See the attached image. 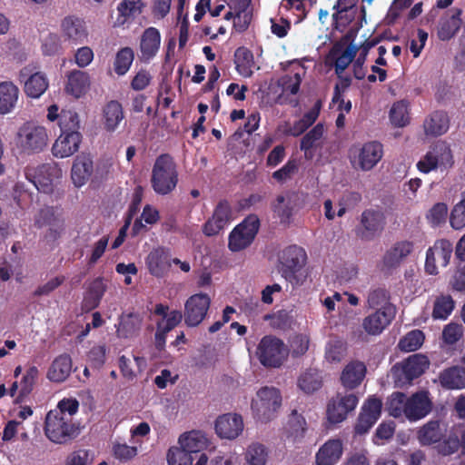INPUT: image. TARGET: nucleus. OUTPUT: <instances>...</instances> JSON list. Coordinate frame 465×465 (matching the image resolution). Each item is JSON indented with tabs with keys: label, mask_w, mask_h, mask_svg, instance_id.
I'll return each mask as SVG.
<instances>
[{
	"label": "nucleus",
	"mask_w": 465,
	"mask_h": 465,
	"mask_svg": "<svg viewBox=\"0 0 465 465\" xmlns=\"http://www.w3.org/2000/svg\"><path fill=\"white\" fill-rule=\"evenodd\" d=\"M394 316V306H387L384 309H378L375 312L367 316L363 320V329L369 334H380L391 323Z\"/></svg>",
	"instance_id": "5701e85b"
},
{
	"label": "nucleus",
	"mask_w": 465,
	"mask_h": 465,
	"mask_svg": "<svg viewBox=\"0 0 465 465\" xmlns=\"http://www.w3.org/2000/svg\"><path fill=\"white\" fill-rule=\"evenodd\" d=\"M60 50V39L56 35L49 34L43 39L42 51L45 55H54Z\"/></svg>",
	"instance_id": "774afa93"
},
{
	"label": "nucleus",
	"mask_w": 465,
	"mask_h": 465,
	"mask_svg": "<svg viewBox=\"0 0 465 465\" xmlns=\"http://www.w3.org/2000/svg\"><path fill=\"white\" fill-rule=\"evenodd\" d=\"M32 65L23 67L19 72V80L24 81V90L26 95L39 98L48 88L49 81L43 72H34Z\"/></svg>",
	"instance_id": "dca6fc26"
},
{
	"label": "nucleus",
	"mask_w": 465,
	"mask_h": 465,
	"mask_svg": "<svg viewBox=\"0 0 465 465\" xmlns=\"http://www.w3.org/2000/svg\"><path fill=\"white\" fill-rule=\"evenodd\" d=\"M214 427L221 439L234 440L242 434L244 424L241 415L225 413L216 419Z\"/></svg>",
	"instance_id": "a211bd4d"
},
{
	"label": "nucleus",
	"mask_w": 465,
	"mask_h": 465,
	"mask_svg": "<svg viewBox=\"0 0 465 465\" xmlns=\"http://www.w3.org/2000/svg\"><path fill=\"white\" fill-rule=\"evenodd\" d=\"M59 125L62 132L79 131L80 119L78 114L71 109L63 110L60 114Z\"/></svg>",
	"instance_id": "4d7b16f0"
},
{
	"label": "nucleus",
	"mask_w": 465,
	"mask_h": 465,
	"mask_svg": "<svg viewBox=\"0 0 465 465\" xmlns=\"http://www.w3.org/2000/svg\"><path fill=\"white\" fill-rule=\"evenodd\" d=\"M178 183V173L171 156L160 155L152 170L151 183L153 191L161 195L170 193Z\"/></svg>",
	"instance_id": "7ed1b4c3"
},
{
	"label": "nucleus",
	"mask_w": 465,
	"mask_h": 465,
	"mask_svg": "<svg viewBox=\"0 0 465 465\" xmlns=\"http://www.w3.org/2000/svg\"><path fill=\"white\" fill-rule=\"evenodd\" d=\"M79 403L74 399H63L55 409L47 412L45 419L44 432L45 437L54 444H67L75 439L80 431L73 421Z\"/></svg>",
	"instance_id": "f257e3e1"
},
{
	"label": "nucleus",
	"mask_w": 465,
	"mask_h": 465,
	"mask_svg": "<svg viewBox=\"0 0 465 465\" xmlns=\"http://www.w3.org/2000/svg\"><path fill=\"white\" fill-rule=\"evenodd\" d=\"M390 121L395 127H404L410 123L409 104L401 100L394 103L390 110Z\"/></svg>",
	"instance_id": "09e8293b"
},
{
	"label": "nucleus",
	"mask_w": 465,
	"mask_h": 465,
	"mask_svg": "<svg viewBox=\"0 0 465 465\" xmlns=\"http://www.w3.org/2000/svg\"><path fill=\"white\" fill-rule=\"evenodd\" d=\"M94 173L93 157L87 153L77 155L73 163L71 178L76 187L84 186Z\"/></svg>",
	"instance_id": "b1692460"
},
{
	"label": "nucleus",
	"mask_w": 465,
	"mask_h": 465,
	"mask_svg": "<svg viewBox=\"0 0 465 465\" xmlns=\"http://www.w3.org/2000/svg\"><path fill=\"white\" fill-rule=\"evenodd\" d=\"M302 78L299 74L292 75H283L278 82V87L281 88V94L278 95L276 102L285 104L288 102L287 95L296 94L300 89Z\"/></svg>",
	"instance_id": "ea45409f"
},
{
	"label": "nucleus",
	"mask_w": 465,
	"mask_h": 465,
	"mask_svg": "<svg viewBox=\"0 0 465 465\" xmlns=\"http://www.w3.org/2000/svg\"><path fill=\"white\" fill-rule=\"evenodd\" d=\"M443 430L437 420H430L418 430L417 437L421 445H431L441 440Z\"/></svg>",
	"instance_id": "4c0bfd02"
},
{
	"label": "nucleus",
	"mask_w": 465,
	"mask_h": 465,
	"mask_svg": "<svg viewBox=\"0 0 465 465\" xmlns=\"http://www.w3.org/2000/svg\"><path fill=\"white\" fill-rule=\"evenodd\" d=\"M322 385V379L318 370L308 369L298 379L299 388L305 393H312Z\"/></svg>",
	"instance_id": "de8ad7c7"
},
{
	"label": "nucleus",
	"mask_w": 465,
	"mask_h": 465,
	"mask_svg": "<svg viewBox=\"0 0 465 465\" xmlns=\"http://www.w3.org/2000/svg\"><path fill=\"white\" fill-rule=\"evenodd\" d=\"M303 195L300 193L289 191L277 195L273 204V212L280 223L290 224L294 213L302 208Z\"/></svg>",
	"instance_id": "9d476101"
},
{
	"label": "nucleus",
	"mask_w": 465,
	"mask_h": 465,
	"mask_svg": "<svg viewBox=\"0 0 465 465\" xmlns=\"http://www.w3.org/2000/svg\"><path fill=\"white\" fill-rule=\"evenodd\" d=\"M429 360L422 354H413L391 369V377L397 387H403L420 376L429 367Z\"/></svg>",
	"instance_id": "423d86ee"
},
{
	"label": "nucleus",
	"mask_w": 465,
	"mask_h": 465,
	"mask_svg": "<svg viewBox=\"0 0 465 465\" xmlns=\"http://www.w3.org/2000/svg\"><path fill=\"white\" fill-rule=\"evenodd\" d=\"M432 408L428 391H421L406 397L395 392L389 401L390 414L395 418L404 415L409 420L416 421L427 416Z\"/></svg>",
	"instance_id": "f03ea898"
},
{
	"label": "nucleus",
	"mask_w": 465,
	"mask_h": 465,
	"mask_svg": "<svg viewBox=\"0 0 465 465\" xmlns=\"http://www.w3.org/2000/svg\"><path fill=\"white\" fill-rule=\"evenodd\" d=\"M342 444L340 440H329L316 454L317 465H334L341 457Z\"/></svg>",
	"instance_id": "7c9ffc66"
},
{
	"label": "nucleus",
	"mask_w": 465,
	"mask_h": 465,
	"mask_svg": "<svg viewBox=\"0 0 465 465\" xmlns=\"http://www.w3.org/2000/svg\"><path fill=\"white\" fill-rule=\"evenodd\" d=\"M361 228L359 236L365 241L374 239L382 230V215L379 212L367 210L362 213L361 219Z\"/></svg>",
	"instance_id": "393cba45"
},
{
	"label": "nucleus",
	"mask_w": 465,
	"mask_h": 465,
	"mask_svg": "<svg viewBox=\"0 0 465 465\" xmlns=\"http://www.w3.org/2000/svg\"><path fill=\"white\" fill-rule=\"evenodd\" d=\"M62 176V170L54 163H45L37 168L33 177V183L45 193L52 192L54 182Z\"/></svg>",
	"instance_id": "6ab92c4d"
},
{
	"label": "nucleus",
	"mask_w": 465,
	"mask_h": 465,
	"mask_svg": "<svg viewBox=\"0 0 465 465\" xmlns=\"http://www.w3.org/2000/svg\"><path fill=\"white\" fill-rule=\"evenodd\" d=\"M169 465H192V455L183 448H172L167 455Z\"/></svg>",
	"instance_id": "680f3d73"
},
{
	"label": "nucleus",
	"mask_w": 465,
	"mask_h": 465,
	"mask_svg": "<svg viewBox=\"0 0 465 465\" xmlns=\"http://www.w3.org/2000/svg\"><path fill=\"white\" fill-rule=\"evenodd\" d=\"M81 142L79 131L62 132L53 144V154L59 158L69 157L78 151Z\"/></svg>",
	"instance_id": "4be33fe9"
},
{
	"label": "nucleus",
	"mask_w": 465,
	"mask_h": 465,
	"mask_svg": "<svg viewBox=\"0 0 465 465\" xmlns=\"http://www.w3.org/2000/svg\"><path fill=\"white\" fill-rule=\"evenodd\" d=\"M269 457L267 447L260 442L251 443L245 450V465H266Z\"/></svg>",
	"instance_id": "c03bdc74"
},
{
	"label": "nucleus",
	"mask_w": 465,
	"mask_h": 465,
	"mask_svg": "<svg viewBox=\"0 0 465 465\" xmlns=\"http://www.w3.org/2000/svg\"><path fill=\"white\" fill-rule=\"evenodd\" d=\"M413 244L409 241L394 243L384 253L379 266L381 272H390L398 268L401 263L411 253Z\"/></svg>",
	"instance_id": "f3484780"
},
{
	"label": "nucleus",
	"mask_w": 465,
	"mask_h": 465,
	"mask_svg": "<svg viewBox=\"0 0 465 465\" xmlns=\"http://www.w3.org/2000/svg\"><path fill=\"white\" fill-rule=\"evenodd\" d=\"M251 0H230L228 5L235 12L234 27L238 31H244L252 20V15L248 10Z\"/></svg>",
	"instance_id": "e433bc0d"
},
{
	"label": "nucleus",
	"mask_w": 465,
	"mask_h": 465,
	"mask_svg": "<svg viewBox=\"0 0 465 465\" xmlns=\"http://www.w3.org/2000/svg\"><path fill=\"white\" fill-rule=\"evenodd\" d=\"M453 164L454 159L450 145L444 142H438L418 162L417 167L420 172L428 173L434 170L447 171Z\"/></svg>",
	"instance_id": "0eeeda50"
},
{
	"label": "nucleus",
	"mask_w": 465,
	"mask_h": 465,
	"mask_svg": "<svg viewBox=\"0 0 465 465\" xmlns=\"http://www.w3.org/2000/svg\"><path fill=\"white\" fill-rule=\"evenodd\" d=\"M107 285L102 278H96L94 280L86 292L84 297V306L88 309H94L100 303L102 297L106 291Z\"/></svg>",
	"instance_id": "49530a36"
},
{
	"label": "nucleus",
	"mask_w": 465,
	"mask_h": 465,
	"mask_svg": "<svg viewBox=\"0 0 465 465\" xmlns=\"http://www.w3.org/2000/svg\"><path fill=\"white\" fill-rule=\"evenodd\" d=\"M461 15L462 10L455 7L440 18L437 27V35L440 40L449 41L457 35L462 25Z\"/></svg>",
	"instance_id": "412c9836"
},
{
	"label": "nucleus",
	"mask_w": 465,
	"mask_h": 465,
	"mask_svg": "<svg viewBox=\"0 0 465 465\" xmlns=\"http://www.w3.org/2000/svg\"><path fill=\"white\" fill-rule=\"evenodd\" d=\"M259 228L258 220L249 217L234 228L229 237V248L233 252L241 251L251 244Z\"/></svg>",
	"instance_id": "4468645a"
},
{
	"label": "nucleus",
	"mask_w": 465,
	"mask_h": 465,
	"mask_svg": "<svg viewBox=\"0 0 465 465\" xmlns=\"http://www.w3.org/2000/svg\"><path fill=\"white\" fill-rule=\"evenodd\" d=\"M454 309V301L450 295H441L435 300L432 317L445 320Z\"/></svg>",
	"instance_id": "603ef678"
},
{
	"label": "nucleus",
	"mask_w": 465,
	"mask_h": 465,
	"mask_svg": "<svg viewBox=\"0 0 465 465\" xmlns=\"http://www.w3.org/2000/svg\"><path fill=\"white\" fill-rule=\"evenodd\" d=\"M282 396L274 387H262L252 400L251 408L254 418L267 423L272 420L281 408Z\"/></svg>",
	"instance_id": "20e7f679"
},
{
	"label": "nucleus",
	"mask_w": 465,
	"mask_h": 465,
	"mask_svg": "<svg viewBox=\"0 0 465 465\" xmlns=\"http://www.w3.org/2000/svg\"><path fill=\"white\" fill-rule=\"evenodd\" d=\"M146 263L151 274L162 277L169 271L171 259L163 249H155L148 254Z\"/></svg>",
	"instance_id": "2f4dec72"
},
{
	"label": "nucleus",
	"mask_w": 465,
	"mask_h": 465,
	"mask_svg": "<svg viewBox=\"0 0 465 465\" xmlns=\"http://www.w3.org/2000/svg\"><path fill=\"white\" fill-rule=\"evenodd\" d=\"M442 387L447 389H461L465 387V370L460 367H452L444 370L440 375Z\"/></svg>",
	"instance_id": "79ce46f5"
},
{
	"label": "nucleus",
	"mask_w": 465,
	"mask_h": 465,
	"mask_svg": "<svg viewBox=\"0 0 465 465\" xmlns=\"http://www.w3.org/2000/svg\"><path fill=\"white\" fill-rule=\"evenodd\" d=\"M152 74L145 69H141L136 73L131 82V87L135 91L145 89L152 81Z\"/></svg>",
	"instance_id": "338daca9"
},
{
	"label": "nucleus",
	"mask_w": 465,
	"mask_h": 465,
	"mask_svg": "<svg viewBox=\"0 0 465 465\" xmlns=\"http://www.w3.org/2000/svg\"><path fill=\"white\" fill-rule=\"evenodd\" d=\"M366 374V367L361 361H351L341 371V382L347 389L358 387Z\"/></svg>",
	"instance_id": "cd10ccee"
},
{
	"label": "nucleus",
	"mask_w": 465,
	"mask_h": 465,
	"mask_svg": "<svg viewBox=\"0 0 465 465\" xmlns=\"http://www.w3.org/2000/svg\"><path fill=\"white\" fill-rule=\"evenodd\" d=\"M323 125L318 124L301 141V150L308 151L312 148L323 135Z\"/></svg>",
	"instance_id": "0e129e2a"
},
{
	"label": "nucleus",
	"mask_w": 465,
	"mask_h": 465,
	"mask_svg": "<svg viewBox=\"0 0 465 465\" xmlns=\"http://www.w3.org/2000/svg\"><path fill=\"white\" fill-rule=\"evenodd\" d=\"M449 129V117L444 112H435L424 122V130L427 134L441 135Z\"/></svg>",
	"instance_id": "37998d69"
},
{
	"label": "nucleus",
	"mask_w": 465,
	"mask_h": 465,
	"mask_svg": "<svg viewBox=\"0 0 465 465\" xmlns=\"http://www.w3.org/2000/svg\"><path fill=\"white\" fill-rule=\"evenodd\" d=\"M450 225L455 230H460L465 226V192L462 193L461 200L451 211Z\"/></svg>",
	"instance_id": "bf43d9fd"
},
{
	"label": "nucleus",
	"mask_w": 465,
	"mask_h": 465,
	"mask_svg": "<svg viewBox=\"0 0 465 465\" xmlns=\"http://www.w3.org/2000/svg\"><path fill=\"white\" fill-rule=\"evenodd\" d=\"M65 92L75 98H80L90 89L91 79L87 72L72 70L66 74Z\"/></svg>",
	"instance_id": "a878e982"
},
{
	"label": "nucleus",
	"mask_w": 465,
	"mask_h": 465,
	"mask_svg": "<svg viewBox=\"0 0 465 465\" xmlns=\"http://www.w3.org/2000/svg\"><path fill=\"white\" fill-rule=\"evenodd\" d=\"M211 298L205 293H196L188 298L184 304V322L190 327L199 325L206 317Z\"/></svg>",
	"instance_id": "f8f14e48"
},
{
	"label": "nucleus",
	"mask_w": 465,
	"mask_h": 465,
	"mask_svg": "<svg viewBox=\"0 0 465 465\" xmlns=\"http://www.w3.org/2000/svg\"><path fill=\"white\" fill-rule=\"evenodd\" d=\"M64 35L74 42H82L86 37V31L82 20L76 17H65L61 25Z\"/></svg>",
	"instance_id": "58836bf2"
},
{
	"label": "nucleus",
	"mask_w": 465,
	"mask_h": 465,
	"mask_svg": "<svg viewBox=\"0 0 465 465\" xmlns=\"http://www.w3.org/2000/svg\"><path fill=\"white\" fill-rule=\"evenodd\" d=\"M280 259L282 264L293 272L304 265L306 253L302 248L292 245L283 250Z\"/></svg>",
	"instance_id": "c9c22d12"
},
{
	"label": "nucleus",
	"mask_w": 465,
	"mask_h": 465,
	"mask_svg": "<svg viewBox=\"0 0 465 465\" xmlns=\"http://www.w3.org/2000/svg\"><path fill=\"white\" fill-rule=\"evenodd\" d=\"M73 363L71 358L66 354L56 357L50 365L46 378L56 383L64 381L72 372Z\"/></svg>",
	"instance_id": "c85d7f7f"
},
{
	"label": "nucleus",
	"mask_w": 465,
	"mask_h": 465,
	"mask_svg": "<svg viewBox=\"0 0 465 465\" xmlns=\"http://www.w3.org/2000/svg\"><path fill=\"white\" fill-rule=\"evenodd\" d=\"M424 335L421 331L414 330L402 337L398 347L401 351L410 352L418 350L423 343Z\"/></svg>",
	"instance_id": "3c124183"
},
{
	"label": "nucleus",
	"mask_w": 465,
	"mask_h": 465,
	"mask_svg": "<svg viewBox=\"0 0 465 465\" xmlns=\"http://www.w3.org/2000/svg\"><path fill=\"white\" fill-rule=\"evenodd\" d=\"M18 143L26 153H39L48 143L46 129L34 123H25L17 133Z\"/></svg>",
	"instance_id": "1a4fd4ad"
},
{
	"label": "nucleus",
	"mask_w": 465,
	"mask_h": 465,
	"mask_svg": "<svg viewBox=\"0 0 465 465\" xmlns=\"http://www.w3.org/2000/svg\"><path fill=\"white\" fill-rule=\"evenodd\" d=\"M159 220V213L158 211L153 208V206L147 204L143 207V213L141 214V218L135 220L133 226V232L134 233H138L141 229L144 226L143 224V222H144L146 224H154Z\"/></svg>",
	"instance_id": "13d9d810"
},
{
	"label": "nucleus",
	"mask_w": 465,
	"mask_h": 465,
	"mask_svg": "<svg viewBox=\"0 0 465 465\" xmlns=\"http://www.w3.org/2000/svg\"><path fill=\"white\" fill-rule=\"evenodd\" d=\"M389 291L385 288L377 287L369 291L367 295V304L371 309H384L387 306H393L391 302Z\"/></svg>",
	"instance_id": "8fccbe9b"
},
{
	"label": "nucleus",
	"mask_w": 465,
	"mask_h": 465,
	"mask_svg": "<svg viewBox=\"0 0 465 465\" xmlns=\"http://www.w3.org/2000/svg\"><path fill=\"white\" fill-rule=\"evenodd\" d=\"M452 253V244L447 240L435 242L426 254L425 269L430 275H436L440 267H446Z\"/></svg>",
	"instance_id": "ddd939ff"
},
{
	"label": "nucleus",
	"mask_w": 465,
	"mask_h": 465,
	"mask_svg": "<svg viewBox=\"0 0 465 465\" xmlns=\"http://www.w3.org/2000/svg\"><path fill=\"white\" fill-rule=\"evenodd\" d=\"M38 369L35 366L30 367L26 371L20 382V391L18 398L25 397L33 391L35 381L38 377Z\"/></svg>",
	"instance_id": "052dcab7"
},
{
	"label": "nucleus",
	"mask_w": 465,
	"mask_h": 465,
	"mask_svg": "<svg viewBox=\"0 0 465 465\" xmlns=\"http://www.w3.org/2000/svg\"><path fill=\"white\" fill-rule=\"evenodd\" d=\"M358 51V47L354 45H348L341 54L336 56L335 73L341 77V74L352 62Z\"/></svg>",
	"instance_id": "6e6d98bb"
},
{
	"label": "nucleus",
	"mask_w": 465,
	"mask_h": 465,
	"mask_svg": "<svg viewBox=\"0 0 465 465\" xmlns=\"http://www.w3.org/2000/svg\"><path fill=\"white\" fill-rule=\"evenodd\" d=\"M143 316L136 312L123 314L117 326V335L128 339L136 336L142 327Z\"/></svg>",
	"instance_id": "473e14b6"
},
{
	"label": "nucleus",
	"mask_w": 465,
	"mask_h": 465,
	"mask_svg": "<svg viewBox=\"0 0 465 465\" xmlns=\"http://www.w3.org/2000/svg\"><path fill=\"white\" fill-rule=\"evenodd\" d=\"M346 353V346L343 341L332 340L329 341L325 348V360L330 363H338Z\"/></svg>",
	"instance_id": "864d4df0"
},
{
	"label": "nucleus",
	"mask_w": 465,
	"mask_h": 465,
	"mask_svg": "<svg viewBox=\"0 0 465 465\" xmlns=\"http://www.w3.org/2000/svg\"><path fill=\"white\" fill-rule=\"evenodd\" d=\"M289 350L282 341L274 336L263 337L257 347V357L268 367H279L288 356Z\"/></svg>",
	"instance_id": "6e6552de"
},
{
	"label": "nucleus",
	"mask_w": 465,
	"mask_h": 465,
	"mask_svg": "<svg viewBox=\"0 0 465 465\" xmlns=\"http://www.w3.org/2000/svg\"><path fill=\"white\" fill-rule=\"evenodd\" d=\"M19 97V89L12 82L0 83V114H6L15 107Z\"/></svg>",
	"instance_id": "f704fd0d"
},
{
	"label": "nucleus",
	"mask_w": 465,
	"mask_h": 465,
	"mask_svg": "<svg viewBox=\"0 0 465 465\" xmlns=\"http://www.w3.org/2000/svg\"><path fill=\"white\" fill-rule=\"evenodd\" d=\"M382 156V144L376 141L368 142L357 151L351 163L355 169L366 172L373 169L381 160Z\"/></svg>",
	"instance_id": "2eb2a0df"
},
{
	"label": "nucleus",
	"mask_w": 465,
	"mask_h": 465,
	"mask_svg": "<svg viewBox=\"0 0 465 465\" xmlns=\"http://www.w3.org/2000/svg\"><path fill=\"white\" fill-rule=\"evenodd\" d=\"M161 35L154 27L147 28L141 38L140 50L141 59L148 62L154 57L160 48Z\"/></svg>",
	"instance_id": "bb28decb"
},
{
	"label": "nucleus",
	"mask_w": 465,
	"mask_h": 465,
	"mask_svg": "<svg viewBox=\"0 0 465 465\" xmlns=\"http://www.w3.org/2000/svg\"><path fill=\"white\" fill-rule=\"evenodd\" d=\"M463 335V327L461 324L450 322L447 324L442 331V340L446 344H455Z\"/></svg>",
	"instance_id": "e2e57ef3"
},
{
	"label": "nucleus",
	"mask_w": 465,
	"mask_h": 465,
	"mask_svg": "<svg viewBox=\"0 0 465 465\" xmlns=\"http://www.w3.org/2000/svg\"><path fill=\"white\" fill-rule=\"evenodd\" d=\"M358 401L357 396L353 393H337L328 403V420L331 423L343 421L347 418L348 413L356 408Z\"/></svg>",
	"instance_id": "9b49d317"
},
{
	"label": "nucleus",
	"mask_w": 465,
	"mask_h": 465,
	"mask_svg": "<svg viewBox=\"0 0 465 465\" xmlns=\"http://www.w3.org/2000/svg\"><path fill=\"white\" fill-rule=\"evenodd\" d=\"M124 119V112L120 103L110 101L104 108V124L109 131H114Z\"/></svg>",
	"instance_id": "a19ab883"
},
{
	"label": "nucleus",
	"mask_w": 465,
	"mask_h": 465,
	"mask_svg": "<svg viewBox=\"0 0 465 465\" xmlns=\"http://www.w3.org/2000/svg\"><path fill=\"white\" fill-rule=\"evenodd\" d=\"M35 226L46 227L44 239L48 243H54L64 233L65 223L62 213L54 207H44L35 216Z\"/></svg>",
	"instance_id": "39448f33"
},
{
	"label": "nucleus",
	"mask_w": 465,
	"mask_h": 465,
	"mask_svg": "<svg viewBox=\"0 0 465 465\" xmlns=\"http://www.w3.org/2000/svg\"><path fill=\"white\" fill-rule=\"evenodd\" d=\"M94 461L93 454L86 450H78L66 458L65 465H91Z\"/></svg>",
	"instance_id": "69168bd1"
},
{
	"label": "nucleus",
	"mask_w": 465,
	"mask_h": 465,
	"mask_svg": "<svg viewBox=\"0 0 465 465\" xmlns=\"http://www.w3.org/2000/svg\"><path fill=\"white\" fill-rule=\"evenodd\" d=\"M234 57L237 72L243 77H250L254 68L252 53L244 47H240L235 51Z\"/></svg>",
	"instance_id": "a18cd8bd"
},
{
	"label": "nucleus",
	"mask_w": 465,
	"mask_h": 465,
	"mask_svg": "<svg viewBox=\"0 0 465 465\" xmlns=\"http://www.w3.org/2000/svg\"><path fill=\"white\" fill-rule=\"evenodd\" d=\"M178 442L181 448L192 454L206 449L209 440L204 432L201 430H191L182 434Z\"/></svg>",
	"instance_id": "72a5a7b5"
},
{
	"label": "nucleus",
	"mask_w": 465,
	"mask_h": 465,
	"mask_svg": "<svg viewBox=\"0 0 465 465\" xmlns=\"http://www.w3.org/2000/svg\"><path fill=\"white\" fill-rule=\"evenodd\" d=\"M381 401L379 399L370 398L366 401L355 426L358 434H364L372 427L381 415Z\"/></svg>",
	"instance_id": "aec40b11"
},
{
	"label": "nucleus",
	"mask_w": 465,
	"mask_h": 465,
	"mask_svg": "<svg viewBox=\"0 0 465 465\" xmlns=\"http://www.w3.org/2000/svg\"><path fill=\"white\" fill-rule=\"evenodd\" d=\"M134 61V52L131 48L121 49L115 57L114 71L119 75H124L129 70Z\"/></svg>",
	"instance_id": "5fc2aeb1"
},
{
	"label": "nucleus",
	"mask_w": 465,
	"mask_h": 465,
	"mask_svg": "<svg viewBox=\"0 0 465 465\" xmlns=\"http://www.w3.org/2000/svg\"><path fill=\"white\" fill-rule=\"evenodd\" d=\"M145 4L143 0H122L117 5L116 24L124 25L133 22L143 13Z\"/></svg>",
	"instance_id": "c756f323"
}]
</instances>
